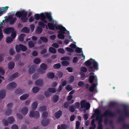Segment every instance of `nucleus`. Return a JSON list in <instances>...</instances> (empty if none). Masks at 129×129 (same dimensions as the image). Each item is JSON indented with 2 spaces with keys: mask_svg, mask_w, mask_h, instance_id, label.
<instances>
[{
  "mask_svg": "<svg viewBox=\"0 0 129 129\" xmlns=\"http://www.w3.org/2000/svg\"><path fill=\"white\" fill-rule=\"evenodd\" d=\"M41 61L40 59L38 58H35L34 60V63L38 64Z\"/></svg>",
  "mask_w": 129,
  "mask_h": 129,
  "instance_id": "c03bdc74",
  "label": "nucleus"
},
{
  "mask_svg": "<svg viewBox=\"0 0 129 129\" xmlns=\"http://www.w3.org/2000/svg\"><path fill=\"white\" fill-rule=\"evenodd\" d=\"M82 48L77 47L75 49V51L77 53H82V52H83V51H82Z\"/></svg>",
  "mask_w": 129,
  "mask_h": 129,
  "instance_id": "ea45409f",
  "label": "nucleus"
},
{
  "mask_svg": "<svg viewBox=\"0 0 129 129\" xmlns=\"http://www.w3.org/2000/svg\"><path fill=\"white\" fill-rule=\"evenodd\" d=\"M96 86V84L93 83L89 87V91L90 92H93L94 90L95 87Z\"/></svg>",
  "mask_w": 129,
  "mask_h": 129,
  "instance_id": "393cba45",
  "label": "nucleus"
},
{
  "mask_svg": "<svg viewBox=\"0 0 129 129\" xmlns=\"http://www.w3.org/2000/svg\"><path fill=\"white\" fill-rule=\"evenodd\" d=\"M22 90L20 89H16L15 92V93L16 94H21L22 92Z\"/></svg>",
  "mask_w": 129,
  "mask_h": 129,
  "instance_id": "8fccbe9b",
  "label": "nucleus"
},
{
  "mask_svg": "<svg viewBox=\"0 0 129 129\" xmlns=\"http://www.w3.org/2000/svg\"><path fill=\"white\" fill-rule=\"evenodd\" d=\"M65 50L70 52H74V50L73 49L69 47H67L66 48Z\"/></svg>",
  "mask_w": 129,
  "mask_h": 129,
  "instance_id": "13d9d810",
  "label": "nucleus"
},
{
  "mask_svg": "<svg viewBox=\"0 0 129 129\" xmlns=\"http://www.w3.org/2000/svg\"><path fill=\"white\" fill-rule=\"evenodd\" d=\"M6 95V92L4 89H2L0 91V99H4Z\"/></svg>",
  "mask_w": 129,
  "mask_h": 129,
  "instance_id": "f8f14e48",
  "label": "nucleus"
},
{
  "mask_svg": "<svg viewBox=\"0 0 129 129\" xmlns=\"http://www.w3.org/2000/svg\"><path fill=\"white\" fill-rule=\"evenodd\" d=\"M9 52L11 55H13L15 53V52L14 50L12 48H10L9 49Z\"/></svg>",
  "mask_w": 129,
  "mask_h": 129,
  "instance_id": "864d4df0",
  "label": "nucleus"
},
{
  "mask_svg": "<svg viewBox=\"0 0 129 129\" xmlns=\"http://www.w3.org/2000/svg\"><path fill=\"white\" fill-rule=\"evenodd\" d=\"M49 122L50 121L48 119H44L42 120L41 124L42 126H45L48 125Z\"/></svg>",
  "mask_w": 129,
  "mask_h": 129,
  "instance_id": "9b49d317",
  "label": "nucleus"
},
{
  "mask_svg": "<svg viewBox=\"0 0 129 129\" xmlns=\"http://www.w3.org/2000/svg\"><path fill=\"white\" fill-rule=\"evenodd\" d=\"M115 115V113L109 110H106L103 115V116L104 117H113Z\"/></svg>",
  "mask_w": 129,
  "mask_h": 129,
  "instance_id": "39448f33",
  "label": "nucleus"
},
{
  "mask_svg": "<svg viewBox=\"0 0 129 129\" xmlns=\"http://www.w3.org/2000/svg\"><path fill=\"white\" fill-rule=\"evenodd\" d=\"M43 29L42 28L39 26H38L36 30V33L37 34H40L42 31Z\"/></svg>",
  "mask_w": 129,
  "mask_h": 129,
  "instance_id": "a878e982",
  "label": "nucleus"
},
{
  "mask_svg": "<svg viewBox=\"0 0 129 129\" xmlns=\"http://www.w3.org/2000/svg\"><path fill=\"white\" fill-rule=\"evenodd\" d=\"M28 112L27 108L26 107H24L22 108L21 110V113L23 115H26Z\"/></svg>",
  "mask_w": 129,
  "mask_h": 129,
  "instance_id": "4468645a",
  "label": "nucleus"
},
{
  "mask_svg": "<svg viewBox=\"0 0 129 129\" xmlns=\"http://www.w3.org/2000/svg\"><path fill=\"white\" fill-rule=\"evenodd\" d=\"M15 49L17 52H20L21 49L20 48V44L19 45H17L15 47Z\"/></svg>",
  "mask_w": 129,
  "mask_h": 129,
  "instance_id": "09e8293b",
  "label": "nucleus"
},
{
  "mask_svg": "<svg viewBox=\"0 0 129 129\" xmlns=\"http://www.w3.org/2000/svg\"><path fill=\"white\" fill-rule=\"evenodd\" d=\"M28 45L29 48L34 47L35 46V43L32 41H29L28 43Z\"/></svg>",
  "mask_w": 129,
  "mask_h": 129,
  "instance_id": "cd10ccee",
  "label": "nucleus"
},
{
  "mask_svg": "<svg viewBox=\"0 0 129 129\" xmlns=\"http://www.w3.org/2000/svg\"><path fill=\"white\" fill-rule=\"evenodd\" d=\"M124 119L125 117L124 116L120 117L118 119V122H124Z\"/></svg>",
  "mask_w": 129,
  "mask_h": 129,
  "instance_id": "de8ad7c7",
  "label": "nucleus"
},
{
  "mask_svg": "<svg viewBox=\"0 0 129 129\" xmlns=\"http://www.w3.org/2000/svg\"><path fill=\"white\" fill-rule=\"evenodd\" d=\"M12 113V110L11 109H8L5 112L6 115L7 116L10 115Z\"/></svg>",
  "mask_w": 129,
  "mask_h": 129,
  "instance_id": "37998d69",
  "label": "nucleus"
},
{
  "mask_svg": "<svg viewBox=\"0 0 129 129\" xmlns=\"http://www.w3.org/2000/svg\"><path fill=\"white\" fill-rule=\"evenodd\" d=\"M44 94L45 96L47 98L50 95V93L47 91H46L44 92Z\"/></svg>",
  "mask_w": 129,
  "mask_h": 129,
  "instance_id": "338daca9",
  "label": "nucleus"
},
{
  "mask_svg": "<svg viewBox=\"0 0 129 129\" xmlns=\"http://www.w3.org/2000/svg\"><path fill=\"white\" fill-rule=\"evenodd\" d=\"M37 71L39 73L41 74H43L45 72V70H42L40 69V68L38 69Z\"/></svg>",
  "mask_w": 129,
  "mask_h": 129,
  "instance_id": "e2e57ef3",
  "label": "nucleus"
},
{
  "mask_svg": "<svg viewBox=\"0 0 129 129\" xmlns=\"http://www.w3.org/2000/svg\"><path fill=\"white\" fill-rule=\"evenodd\" d=\"M20 45L21 50L22 51L24 52L27 50V48L25 46L22 44H20Z\"/></svg>",
  "mask_w": 129,
  "mask_h": 129,
  "instance_id": "e433bc0d",
  "label": "nucleus"
},
{
  "mask_svg": "<svg viewBox=\"0 0 129 129\" xmlns=\"http://www.w3.org/2000/svg\"><path fill=\"white\" fill-rule=\"evenodd\" d=\"M69 109L70 112H74L76 109L75 108L73 105L70 106L69 107Z\"/></svg>",
  "mask_w": 129,
  "mask_h": 129,
  "instance_id": "4c0bfd02",
  "label": "nucleus"
},
{
  "mask_svg": "<svg viewBox=\"0 0 129 129\" xmlns=\"http://www.w3.org/2000/svg\"><path fill=\"white\" fill-rule=\"evenodd\" d=\"M47 76L49 78L53 79L54 77V74L53 72H49L47 74Z\"/></svg>",
  "mask_w": 129,
  "mask_h": 129,
  "instance_id": "5701e85b",
  "label": "nucleus"
},
{
  "mask_svg": "<svg viewBox=\"0 0 129 129\" xmlns=\"http://www.w3.org/2000/svg\"><path fill=\"white\" fill-rule=\"evenodd\" d=\"M65 88L68 91H71L73 89L72 88L70 85L66 86Z\"/></svg>",
  "mask_w": 129,
  "mask_h": 129,
  "instance_id": "052dcab7",
  "label": "nucleus"
},
{
  "mask_svg": "<svg viewBox=\"0 0 129 129\" xmlns=\"http://www.w3.org/2000/svg\"><path fill=\"white\" fill-rule=\"evenodd\" d=\"M15 30L14 28L9 27L5 28L4 29V33L7 34L8 35L13 32Z\"/></svg>",
  "mask_w": 129,
  "mask_h": 129,
  "instance_id": "0eeeda50",
  "label": "nucleus"
},
{
  "mask_svg": "<svg viewBox=\"0 0 129 129\" xmlns=\"http://www.w3.org/2000/svg\"><path fill=\"white\" fill-rule=\"evenodd\" d=\"M62 113V112L61 110L58 111L54 114L55 117L57 119L59 118L61 116Z\"/></svg>",
  "mask_w": 129,
  "mask_h": 129,
  "instance_id": "f3484780",
  "label": "nucleus"
},
{
  "mask_svg": "<svg viewBox=\"0 0 129 129\" xmlns=\"http://www.w3.org/2000/svg\"><path fill=\"white\" fill-rule=\"evenodd\" d=\"M49 51L50 52L52 53H56V51L55 49L54 48L51 47L49 48Z\"/></svg>",
  "mask_w": 129,
  "mask_h": 129,
  "instance_id": "72a5a7b5",
  "label": "nucleus"
},
{
  "mask_svg": "<svg viewBox=\"0 0 129 129\" xmlns=\"http://www.w3.org/2000/svg\"><path fill=\"white\" fill-rule=\"evenodd\" d=\"M60 59L61 60H70V58L68 56H64L61 58Z\"/></svg>",
  "mask_w": 129,
  "mask_h": 129,
  "instance_id": "69168bd1",
  "label": "nucleus"
},
{
  "mask_svg": "<svg viewBox=\"0 0 129 129\" xmlns=\"http://www.w3.org/2000/svg\"><path fill=\"white\" fill-rule=\"evenodd\" d=\"M11 33L12 34L11 35V38L13 39L16 37V31L14 30V31Z\"/></svg>",
  "mask_w": 129,
  "mask_h": 129,
  "instance_id": "3c124183",
  "label": "nucleus"
},
{
  "mask_svg": "<svg viewBox=\"0 0 129 129\" xmlns=\"http://www.w3.org/2000/svg\"><path fill=\"white\" fill-rule=\"evenodd\" d=\"M75 108L78 109L80 107V103L78 102H76L74 103V106Z\"/></svg>",
  "mask_w": 129,
  "mask_h": 129,
  "instance_id": "bf43d9fd",
  "label": "nucleus"
},
{
  "mask_svg": "<svg viewBox=\"0 0 129 129\" xmlns=\"http://www.w3.org/2000/svg\"><path fill=\"white\" fill-rule=\"evenodd\" d=\"M94 80L95 83H97V79L96 76H95L93 75H91L90 76L89 79V82L90 83H92Z\"/></svg>",
  "mask_w": 129,
  "mask_h": 129,
  "instance_id": "6e6552de",
  "label": "nucleus"
},
{
  "mask_svg": "<svg viewBox=\"0 0 129 129\" xmlns=\"http://www.w3.org/2000/svg\"><path fill=\"white\" fill-rule=\"evenodd\" d=\"M38 106V103L36 102H34L32 104V109L35 110L37 108Z\"/></svg>",
  "mask_w": 129,
  "mask_h": 129,
  "instance_id": "2f4dec72",
  "label": "nucleus"
},
{
  "mask_svg": "<svg viewBox=\"0 0 129 129\" xmlns=\"http://www.w3.org/2000/svg\"><path fill=\"white\" fill-rule=\"evenodd\" d=\"M85 101L84 100H83L80 103L81 107L82 108H84L86 104Z\"/></svg>",
  "mask_w": 129,
  "mask_h": 129,
  "instance_id": "49530a36",
  "label": "nucleus"
},
{
  "mask_svg": "<svg viewBox=\"0 0 129 129\" xmlns=\"http://www.w3.org/2000/svg\"><path fill=\"white\" fill-rule=\"evenodd\" d=\"M39 88L38 87H35L33 88L32 89L33 92L34 93L37 92L39 90Z\"/></svg>",
  "mask_w": 129,
  "mask_h": 129,
  "instance_id": "a18cd8bd",
  "label": "nucleus"
},
{
  "mask_svg": "<svg viewBox=\"0 0 129 129\" xmlns=\"http://www.w3.org/2000/svg\"><path fill=\"white\" fill-rule=\"evenodd\" d=\"M37 67L35 65H33L30 68L28 71V73L29 74H31L34 73L36 70Z\"/></svg>",
  "mask_w": 129,
  "mask_h": 129,
  "instance_id": "9d476101",
  "label": "nucleus"
},
{
  "mask_svg": "<svg viewBox=\"0 0 129 129\" xmlns=\"http://www.w3.org/2000/svg\"><path fill=\"white\" fill-rule=\"evenodd\" d=\"M7 121L9 124H12L15 121V119L13 117H9L7 118Z\"/></svg>",
  "mask_w": 129,
  "mask_h": 129,
  "instance_id": "a211bd4d",
  "label": "nucleus"
},
{
  "mask_svg": "<svg viewBox=\"0 0 129 129\" xmlns=\"http://www.w3.org/2000/svg\"><path fill=\"white\" fill-rule=\"evenodd\" d=\"M43 82L41 79H38L36 80L35 82V85L39 86H42L43 84Z\"/></svg>",
  "mask_w": 129,
  "mask_h": 129,
  "instance_id": "dca6fc26",
  "label": "nucleus"
},
{
  "mask_svg": "<svg viewBox=\"0 0 129 129\" xmlns=\"http://www.w3.org/2000/svg\"><path fill=\"white\" fill-rule=\"evenodd\" d=\"M13 41V39L10 37H7L6 40V42L7 43H9Z\"/></svg>",
  "mask_w": 129,
  "mask_h": 129,
  "instance_id": "c9c22d12",
  "label": "nucleus"
},
{
  "mask_svg": "<svg viewBox=\"0 0 129 129\" xmlns=\"http://www.w3.org/2000/svg\"><path fill=\"white\" fill-rule=\"evenodd\" d=\"M94 114L96 116L102 115L101 114V111L98 109H97L95 110L94 111Z\"/></svg>",
  "mask_w": 129,
  "mask_h": 129,
  "instance_id": "7c9ffc66",
  "label": "nucleus"
},
{
  "mask_svg": "<svg viewBox=\"0 0 129 129\" xmlns=\"http://www.w3.org/2000/svg\"><path fill=\"white\" fill-rule=\"evenodd\" d=\"M59 99V96L57 95L53 96V101L54 103H56L58 101Z\"/></svg>",
  "mask_w": 129,
  "mask_h": 129,
  "instance_id": "c85d7f7f",
  "label": "nucleus"
},
{
  "mask_svg": "<svg viewBox=\"0 0 129 129\" xmlns=\"http://www.w3.org/2000/svg\"><path fill=\"white\" fill-rule=\"evenodd\" d=\"M74 80V78L73 76H70L69 78V82L70 83L73 82Z\"/></svg>",
  "mask_w": 129,
  "mask_h": 129,
  "instance_id": "774afa93",
  "label": "nucleus"
},
{
  "mask_svg": "<svg viewBox=\"0 0 129 129\" xmlns=\"http://www.w3.org/2000/svg\"><path fill=\"white\" fill-rule=\"evenodd\" d=\"M17 86L16 84L14 82H13L8 84L7 88L8 89L11 90L16 87Z\"/></svg>",
  "mask_w": 129,
  "mask_h": 129,
  "instance_id": "1a4fd4ad",
  "label": "nucleus"
},
{
  "mask_svg": "<svg viewBox=\"0 0 129 129\" xmlns=\"http://www.w3.org/2000/svg\"><path fill=\"white\" fill-rule=\"evenodd\" d=\"M117 103L115 102H110L108 104V107L110 108H115L117 105Z\"/></svg>",
  "mask_w": 129,
  "mask_h": 129,
  "instance_id": "aec40b11",
  "label": "nucleus"
},
{
  "mask_svg": "<svg viewBox=\"0 0 129 129\" xmlns=\"http://www.w3.org/2000/svg\"><path fill=\"white\" fill-rule=\"evenodd\" d=\"M84 63L86 66L88 67V70L89 72H94V70L98 69V64L94 59L90 58Z\"/></svg>",
  "mask_w": 129,
  "mask_h": 129,
  "instance_id": "f03ea898",
  "label": "nucleus"
},
{
  "mask_svg": "<svg viewBox=\"0 0 129 129\" xmlns=\"http://www.w3.org/2000/svg\"><path fill=\"white\" fill-rule=\"evenodd\" d=\"M29 96L28 94H24L21 96L20 97V100L22 101L27 99Z\"/></svg>",
  "mask_w": 129,
  "mask_h": 129,
  "instance_id": "4be33fe9",
  "label": "nucleus"
},
{
  "mask_svg": "<svg viewBox=\"0 0 129 129\" xmlns=\"http://www.w3.org/2000/svg\"><path fill=\"white\" fill-rule=\"evenodd\" d=\"M39 109L40 111H43L46 110V108L45 106H42L39 107Z\"/></svg>",
  "mask_w": 129,
  "mask_h": 129,
  "instance_id": "680f3d73",
  "label": "nucleus"
},
{
  "mask_svg": "<svg viewBox=\"0 0 129 129\" xmlns=\"http://www.w3.org/2000/svg\"><path fill=\"white\" fill-rule=\"evenodd\" d=\"M40 67V69L45 70L47 68V65L45 63H42L41 64Z\"/></svg>",
  "mask_w": 129,
  "mask_h": 129,
  "instance_id": "bb28decb",
  "label": "nucleus"
},
{
  "mask_svg": "<svg viewBox=\"0 0 129 129\" xmlns=\"http://www.w3.org/2000/svg\"><path fill=\"white\" fill-rule=\"evenodd\" d=\"M84 107L85 108L86 110H88L90 107V104L88 102L87 103H86V104Z\"/></svg>",
  "mask_w": 129,
  "mask_h": 129,
  "instance_id": "0e129e2a",
  "label": "nucleus"
},
{
  "mask_svg": "<svg viewBox=\"0 0 129 129\" xmlns=\"http://www.w3.org/2000/svg\"><path fill=\"white\" fill-rule=\"evenodd\" d=\"M61 66V64L58 63L54 64L53 66V68L55 69L60 68Z\"/></svg>",
  "mask_w": 129,
  "mask_h": 129,
  "instance_id": "473e14b6",
  "label": "nucleus"
},
{
  "mask_svg": "<svg viewBox=\"0 0 129 129\" xmlns=\"http://www.w3.org/2000/svg\"><path fill=\"white\" fill-rule=\"evenodd\" d=\"M103 117V115H101V116H96V120L98 121V124H102V122L103 121L102 118Z\"/></svg>",
  "mask_w": 129,
  "mask_h": 129,
  "instance_id": "2eb2a0df",
  "label": "nucleus"
},
{
  "mask_svg": "<svg viewBox=\"0 0 129 129\" xmlns=\"http://www.w3.org/2000/svg\"><path fill=\"white\" fill-rule=\"evenodd\" d=\"M26 35L25 34H20L18 40L20 42H22L23 41L24 37Z\"/></svg>",
  "mask_w": 129,
  "mask_h": 129,
  "instance_id": "b1692460",
  "label": "nucleus"
},
{
  "mask_svg": "<svg viewBox=\"0 0 129 129\" xmlns=\"http://www.w3.org/2000/svg\"><path fill=\"white\" fill-rule=\"evenodd\" d=\"M17 20V18H16L15 17L14 18H13L12 16L11 17L9 18L10 24H13L14 22H16Z\"/></svg>",
  "mask_w": 129,
  "mask_h": 129,
  "instance_id": "412c9836",
  "label": "nucleus"
},
{
  "mask_svg": "<svg viewBox=\"0 0 129 129\" xmlns=\"http://www.w3.org/2000/svg\"><path fill=\"white\" fill-rule=\"evenodd\" d=\"M48 90L50 92L54 93L56 92V89L53 88H48Z\"/></svg>",
  "mask_w": 129,
  "mask_h": 129,
  "instance_id": "c756f323",
  "label": "nucleus"
},
{
  "mask_svg": "<svg viewBox=\"0 0 129 129\" xmlns=\"http://www.w3.org/2000/svg\"><path fill=\"white\" fill-rule=\"evenodd\" d=\"M27 12L24 10H21L20 11L17 12L15 14V16L17 17L20 18L21 20L23 23L26 22L28 20L26 17Z\"/></svg>",
  "mask_w": 129,
  "mask_h": 129,
  "instance_id": "20e7f679",
  "label": "nucleus"
},
{
  "mask_svg": "<svg viewBox=\"0 0 129 129\" xmlns=\"http://www.w3.org/2000/svg\"><path fill=\"white\" fill-rule=\"evenodd\" d=\"M62 65L63 66H67L69 65V62L67 61H63L61 62Z\"/></svg>",
  "mask_w": 129,
  "mask_h": 129,
  "instance_id": "79ce46f5",
  "label": "nucleus"
},
{
  "mask_svg": "<svg viewBox=\"0 0 129 129\" xmlns=\"http://www.w3.org/2000/svg\"><path fill=\"white\" fill-rule=\"evenodd\" d=\"M48 26L49 29L52 30H53L54 29L55 26H57L55 24L54 25L53 24L51 23H48L47 24Z\"/></svg>",
  "mask_w": 129,
  "mask_h": 129,
  "instance_id": "6ab92c4d",
  "label": "nucleus"
},
{
  "mask_svg": "<svg viewBox=\"0 0 129 129\" xmlns=\"http://www.w3.org/2000/svg\"><path fill=\"white\" fill-rule=\"evenodd\" d=\"M55 28L57 30L59 29L60 30L58 32V38L60 39H64L65 36L64 35L65 34V32H66L67 34H70L69 31L62 25L56 26Z\"/></svg>",
  "mask_w": 129,
  "mask_h": 129,
  "instance_id": "7ed1b4c3",
  "label": "nucleus"
},
{
  "mask_svg": "<svg viewBox=\"0 0 129 129\" xmlns=\"http://www.w3.org/2000/svg\"><path fill=\"white\" fill-rule=\"evenodd\" d=\"M22 30L23 32L26 33H28L29 32V30L26 27H25L22 28Z\"/></svg>",
  "mask_w": 129,
  "mask_h": 129,
  "instance_id": "4d7b16f0",
  "label": "nucleus"
},
{
  "mask_svg": "<svg viewBox=\"0 0 129 129\" xmlns=\"http://www.w3.org/2000/svg\"><path fill=\"white\" fill-rule=\"evenodd\" d=\"M29 116L33 117L36 119H38L39 117V113L38 111H36L34 112H30Z\"/></svg>",
  "mask_w": 129,
  "mask_h": 129,
  "instance_id": "423d86ee",
  "label": "nucleus"
},
{
  "mask_svg": "<svg viewBox=\"0 0 129 129\" xmlns=\"http://www.w3.org/2000/svg\"><path fill=\"white\" fill-rule=\"evenodd\" d=\"M66 70L70 73H72L74 71V68L71 67H68L67 68Z\"/></svg>",
  "mask_w": 129,
  "mask_h": 129,
  "instance_id": "603ef678",
  "label": "nucleus"
},
{
  "mask_svg": "<svg viewBox=\"0 0 129 129\" xmlns=\"http://www.w3.org/2000/svg\"><path fill=\"white\" fill-rule=\"evenodd\" d=\"M8 68L10 70H12L14 67L15 63L12 61L9 62L8 63Z\"/></svg>",
  "mask_w": 129,
  "mask_h": 129,
  "instance_id": "ddd939ff",
  "label": "nucleus"
},
{
  "mask_svg": "<svg viewBox=\"0 0 129 129\" xmlns=\"http://www.w3.org/2000/svg\"><path fill=\"white\" fill-rule=\"evenodd\" d=\"M48 113L47 111H45L43 112L42 115V118H46L48 117Z\"/></svg>",
  "mask_w": 129,
  "mask_h": 129,
  "instance_id": "58836bf2",
  "label": "nucleus"
},
{
  "mask_svg": "<svg viewBox=\"0 0 129 129\" xmlns=\"http://www.w3.org/2000/svg\"><path fill=\"white\" fill-rule=\"evenodd\" d=\"M67 126L65 124H63L61 126V127L59 125H58L57 126V129H66Z\"/></svg>",
  "mask_w": 129,
  "mask_h": 129,
  "instance_id": "f704fd0d",
  "label": "nucleus"
},
{
  "mask_svg": "<svg viewBox=\"0 0 129 129\" xmlns=\"http://www.w3.org/2000/svg\"><path fill=\"white\" fill-rule=\"evenodd\" d=\"M38 25L39 26H40L41 27L43 28L45 27V25L44 23L41 21H40L39 22Z\"/></svg>",
  "mask_w": 129,
  "mask_h": 129,
  "instance_id": "6e6d98bb",
  "label": "nucleus"
},
{
  "mask_svg": "<svg viewBox=\"0 0 129 129\" xmlns=\"http://www.w3.org/2000/svg\"><path fill=\"white\" fill-rule=\"evenodd\" d=\"M40 39L43 42L46 43L48 41L47 39L45 37H41Z\"/></svg>",
  "mask_w": 129,
  "mask_h": 129,
  "instance_id": "a19ab883",
  "label": "nucleus"
},
{
  "mask_svg": "<svg viewBox=\"0 0 129 129\" xmlns=\"http://www.w3.org/2000/svg\"><path fill=\"white\" fill-rule=\"evenodd\" d=\"M80 71L83 72H86L87 71V68L85 67L82 66L80 68Z\"/></svg>",
  "mask_w": 129,
  "mask_h": 129,
  "instance_id": "5fc2aeb1",
  "label": "nucleus"
},
{
  "mask_svg": "<svg viewBox=\"0 0 129 129\" xmlns=\"http://www.w3.org/2000/svg\"><path fill=\"white\" fill-rule=\"evenodd\" d=\"M34 17L37 20H39L40 18L41 21L45 23H47V21L45 19L46 18L48 19L49 22L53 21L51 14L50 13H45V16L43 13L40 14H36L35 15Z\"/></svg>",
  "mask_w": 129,
  "mask_h": 129,
  "instance_id": "f257e3e1",
  "label": "nucleus"
}]
</instances>
